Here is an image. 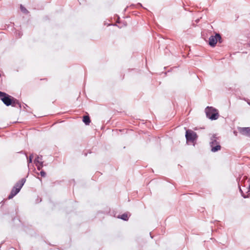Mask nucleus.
<instances>
[{
	"mask_svg": "<svg viewBox=\"0 0 250 250\" xmlns=\"http://www.w3.org/2000/svg\"><path fill=\"white\" fill-rule=\"evenodd\" d=\"M40 175L42 177H45L46 175V173L44 171L42 170L40 172Z\"/></svg>",
	"mask_w": 250,
	"mask_h": 250,
	"instance_id": "nucleus-16",
	"label": "nucleus"
},
{
	"mask_svg": "<svg viewBox=\"0 0 250 250\" xmlns=\"http://www.w3.org/2000/svg\"><path fill=\"white\" fill-rule=\"evenodd\" d=\"M21 33H19V34H18V37H19V38H20V37H21Z\"/></svg>",
	"mask_w": 250,
	"mask_h": 250,
	"instance_id": "nucleus-19",
	"label": "nucleus"
},
{
	"mask_svg": "<svg viewBox=\"0 0 250 250\" xmlns=\"http://www.w3.org/2000/svg\"><path fill=\"white\" fill-rule=\"evenodd\" d=\"M131 216V214L129 212H125L123 213L121 215H118L117 218L118 219H127L129 218Z\"/></svg>",
	"mask_w": 250,
	"mask_h": 250,
	"instance_id": "nucleus-10",
	"label": "nucleus"
},
{
	"mask_svg": "<svg viewBox=\"0 0 250 250\" xmlns=\"http://www.w3.org/2000/svg\"><path fill=\"white\" fill-rule=\"evenodd\" d=\"M186 138L187 141L193 142L197 139V135L194 131L191 130H188L186 132Z\"/></svg>",
	"mask_w": 250,
	"mask_h": 250,
	"instance_id": "nucleus-5",
	"label": "nucleus"
},
{
	"mask_svg": "<svg viewBox=\"0 0 250 250\" xmlns=\"http://www.w3.org/2000/svg\"><path fill=\"white\" fill-rule=\"evenodd\" d=\"M221 37L219 33H216L215 36H211L209 38L208 44L211 47H214L216 45L218 41L221 42Z\"/></svg>",
	"mask_w": 250,
	"mask_h": 250,
	"instance_id": "nucleus-6",
	"label": "nucleus"
},
{
	"mask_svg": "<svg viewBox=\"0 0 250 250\" xmlns=\"http://www.w3.org/2000/svg\"><path fill=\"white\" fill-rule=\"evenodd\" d=\"M238 185L242 196L244 198L248 197L250 194V181L247 177L244 176L240 177Z\"/></svg>",
	"mask_w": 250,
	"mask_h": 250,
	"instance_id": "nucleus-1",
	"label": "nucleus"
},
{
	"mask_svg": "<svg viewBox=\"0 0 250 250\" xmlns=\"http://www.w3.org/2000/svg\"><path fill=\"white\" fill-rule=\"evenodd\" d=\"M205 112L207 117L212 120H216L219 117L217 110L212 107L207 106L205 109Z\"/></svg>",
	"mask_w": 250,
	"mask_h": 250,
	"instance_id": "nucleus-4",
	"label": "nucleus"
},
{
	"mask_svg": "<svg viewBox=\"0 0 250 250\" xmlns=\"http://www.w3.org/2000/svg\"><path fill=\"white\" fill-rule=\"evenodd\" d=\"M6 106L12 105L13 107L18 106L20 108H21V104L16 99L6 94L1 100Z\"/></svg>",
	"mask_w": 250,
	"mask_h": 250,
	"instance_id": "nucleus-2",
	"label": "nucleus"
},
{
	"mask_svg": "<svg viewBox=\"0 0 250 250\" xmlns=\"http://www.w3.org/2000/svg\"><path fill=\"white\" fill-rule=\"evenodd\" d=\"M19 188H16V187H13L10 194L8 197V199L13 198L15 195H16L20 192Z\"/></svg>",
	"mask_w": 250,
	"mask_h": 250,
	"instance_id": "nucleus-8",
	"label": "nucleus"
},
{
	"mask_svg": "<svg viewBox=\"0 0 250 250\" xmlns=\"http://www.w3.org/2000/svg\"><path fill=\"white\" fill-rule=\"evenodd\" d=\"M248 104L250 105V102H248Z\"/></svg>",
	"mask_w": 250,
	"mask_h": 250,
	"instance_id": "nucleus-21",
	"label": "nucleus"
},
{
	"mask_svg": "<svg viewBox=\"0 0 250 250\" xmlns=\"http://www.w3.org/2000/svg\"><path fill=\"white\" fill-rule=\"evenodd\" d=\"M28 163V165L30 164V163H31L32 162V160L31 159V158H29V159H28V161H27Z\"/></svg>",
	"mask_w": 250,
	"mask_h": 250,
	"instance_id": "nucleus-17",
	"label": "nucleus"
},
{
	"mask_svg": "<svg viewBox=\"0 0 250 250\" xmlns=\"http://www.w3.org/2000/svg\"><path fill=\"white\" fill-rule=\"evenodd\" d=\"M25 181L26 179L25 178H22L20 181H18L16 183L14 187H16V188H19L20 190H21L22 186L24 185Z\"/></svg>",
	"mask_w": 250,
	"mask_h": 250,
	"instance_id": "nucleus-9",
	"label": "nucleus"
},
{
	"mask_svg": "<svg viewBox=\"0 0 250 250\" xmlns=\"http://www.w3.org/2000/svg\"><path fill=\"white\" fill-rule=\"evenodd\" d=\"M218 139V138L216 134H213L210 138L209 146L212 152H215L221 149V147Z\"/></svg>",
	"mask_w": 250,
	"mask_h": 250,
	"instance_id": "nucleus-3",
	"label": "nucleus"
},
{
	"mask_svg": "<svg viewBox=\"0 0 250 250\" xmlns=\"http://www.w3.org/2000/svg\"><path fill=\"white\" fill-rule=\"evenodd\" d=\"M6 94V93H4V92H1V91H0V100H1V98L2 97H3Z\"/></svg>",
	"mask_w": 250,
	"mask_h": 250,
	"instance_id": "nucleus-15",
	"label": "nucleus"
},
{
	"mask_svg": "<svg viewBox=\"0 0 250 250\" xmlns=\"http://www.w3.org/2000/svg\"><path fill=\"white\" fill-rule=\"evenodd\" d=\"M83 121L85 125H88L90 123V119L88 116H84L83 117Z\"/></svg>",
	"mask_w": 250,
	"mask_h": 250,
	"instance_id": "nucleus-11",
	"label": "nucleus"
},
{
	"mask_svg": "<svg viewBox=\"0 0 250 250\" xmlns=\"http://www.w3.org/2000/svg\"><path fill=\"white\" fill-rule=\"evenodd\" d=\"M42 155L37 156V157L35 159L34 162L35 163L43 162L42 161Z\"/></svg>",
	"mask_w": 250,
	"mask_h": 250,
	"instance_id": "nucleus-12",
	"label": "nucleus"
},
{
	"mask_svg": "<svg viewBox=\"0 0 250 250\" xmlns=\"http://www.w3.org/2000/svg\"><path fill=\"white\" fill-rule=\"evenodd\" d=\"M238 130L241 134L250 137V127H239Z\"/></svg>",
	"mask_w": 250,
	"mask_h": 250,
	"instance_id": "nucleus-7",
	"label": "nucleus"
},
{
	"mask_svg": "<svg viewBox=\"0 0 250 250\" xmlns=\"http://www.w3.org/2000/svg\"><path fill=\"white\" fill-rule=\"evenodd\" d=\"M29 158H31V159L32 160V159L33 158V154H30V155L29 156Z\"/></svg>",
	"mask_w": 250,
	"mask_h": 250,
	"instance_id": "nucleus-18",
	"label": "nucleus"
},
{
	"mask_svg": "<svg viewBox=\"0 0 250 250\" xmlns=\"http://www.w3.org/2000/svg\"><path fill=\"white\" fill-rule=\"evenodd\" d=\"M1 76V74H0V77Z\"/></svg>",
	"mask_w": 250,
	"mask_h": 250,
	"instance_id": "nucleus-22",
	"label": "nucleus"
},
{
	"mask_svg": "<svg viewBox=\"0 0 250 250\" xmlns=\"http://www.w3.org/2000/svg\"><path fill=\"white\" fill-rule=\"evenodd\" d=\"M20 9L23 13L27 14L28 13V10L22 5H21Z\"/></svg>",
	"mask_w": 250,
	"mask_h": 250,
	"instance_id": "nucleus-14",
	"label": "nucleus"
},
{
	"mask_svg": "<svg viewBox=\"0 0 250 250\" xmlns=\"http://www.w3.org/2000/svg\"><path fill=\"white\" fill-rule=\"evenodd\" d=\"M36 166H37V169L39 170H40L43 167V162L40 163H35Z\"/></svg>",
	"mask_w": 250,
	"mask_h": 250,
	"instance_id": "nucleus-13",
	"label": "nucleus"
},
{
	"mask_svg": "<svg viewBox=\"0 0 250 250\" xmlns=\"http://www.w3.org/2000/svg\"><path fill=\"white\" fill-rule=\"evenodd\" d=\"M138 5H140L141 7H143L142 5L140 3H138Z\"/></svg>",
	"mask_w": 250,
	"mask_h": 250,
	"instance_id": "nucleus-20",
	"label": "nucleus"
}]
</instances>
